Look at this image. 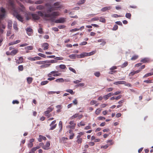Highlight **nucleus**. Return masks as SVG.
<instances>
[{
  "mask_svg": "<svg viewBox=\"0 0 153 153\" xmlns=\"http://www.w3.org/2000/svg\"><path fill=\"white\" fill-rule=\"evenodd\" d=\"M56 120H54L50 124V126L51 127L50 128V130H53L56 128L57 126V124L56 123Z\"/></svg>",
  "mask_w": 153,
  "mask_h": 153,
  "instance_id": "nucleus-7",
  "label": "nucleus"
},
{
  "mask_svg": "<svg viewBox=\"0 0 153 153\" xmlns=\"http://www.w3.org/2000/svg\"><path fill=\"white\" fill-rule=\"evenodd\" d=\"M103 98L105 99V100H106L109 98V97L108 96L107 94V95H105L104 96Z\"/></svg>",
  "mask_w": 153,
  "mask_h": 153,
  "instance_id": "nucleus-59",
  "label": "nucleus"
},
{
  "mask_svg": "<svg viewBox=\"0 0 153 153\" xmlns=\"http://www.w3.org/2000/svg\"><path fill=\"white\" fill-rule=\"evenodd\" d=\"M58 27L59 28L61 29L65 28V26L64 25H61L58 26Z\"/></svg>",
  "mask_w": 153,
  "mask_h": 153,
  "instance_id": "nucleus-64",
  "label": "nucleus"
},
{
  "mask_svg": "<svg viewBox=\"0 0 153 153\" xmlns=\"http://www.w3.org/2000/svg\"><path fill=\"white\" fill-rule=\"evenodd\" d=\"M43 2V1L42 0H39L36 1L35 3L36 4H42Z\"/></svg>",
  "mask_w": 153,
  "mask_h": 153,
  "instance_id": "nucleus-45",
  "label": "nucleus"
},
{
  "mask_svg": "<svg viewBox=\"0 0 153 153\" xmlns=\"http://www.w3.org/2000/svg\"><path fill=\"white\" fill-rule=\"evenodd\" d=\"M88 54L87 53H83L81 54L80 55H77V58H82L85 57V56H88Z\"/></svg>",
  "mask_w": 153,
  "mask_h": 153,
  "instance_id": "nucleus-9",
  "label": "nucleus"
},
{
  "mask_svg": "<svg viewBox=\"0 0 153 153\" xmlns=\"http://www.w3.org/2000/svg\"><path fill=\"white\" fill-rule=\"evenodd\" d=\"M0 20L3 19L5 15L6 11L4 8L2 7L0 9Z\"/></svg>",
  "mask_w": 153,
  "mask_h": 153,
  "instance_id": "nucleus-5",
  "label": "nucleus"
},
{
  "mask_svg": "<svg viewBox=\"0 0 153 153\" xmlns=\"http://www.w3.org/2000/svg\"><path fill=\"white\" fill-rule=\"evenodd\" d=\"M138 57V56L137 55H134L131 58V60H135L137 59Z\"/></svg>",
  "mask_w": 153,
  "mask_h": 153,
  "instance_id": "nucleus-38",
  "label": "nucleus"
},
{
  "mask_svg": "<svg viewBox=\"0 0 153 153\" xmlns=\"http://www.w3.org/2000/svg\"><path fill=\"white\" fill-rule=\"evenodd\" d=\"M153 75V73H149L146 74L143 76V77H146L149 76H152Z\"/></svg>",
  "mask_w": 153,
  "mask_h": 153,
  "instance_id": "nucleus-39",
  "label": "nucleus"
},
{
  "mask_svg": "<svg viewBox=\"0 0 153 153\" xmlns=\"http://www.w3.org/2000/svg\"><path fill=\"white\" fill-rule=\"evenodd\" d=\"M98 119L99 120H102L105 119V118L104 117L100 116L98 117Z\"/></svg>",
  "mask_w": 153,
  "mask_h": 153,
  "instance_id": "nucleus-56",
  "label": "nucleus"
},
{
  "mask_svg": "<svg viewBox=\"0 0 153 153\" xmlns=\"http://www.w3.org/2000/svg\"><path fill=\"white\" fill-rule=\"evenodd\" d=\"M99 18V20L100 22L103 23H105L106 20L104 18L102 17H101Z\"/></svg>",
  "mask_w": 153,
  "mask_h": 153,
  "instance_id": "nucleus-26",
  "label": "nucleus"
},
{
  "mask_svg": "<svg viewBox=\"0 0 153 153\" xmlns=\"http://www.w3.org/2000/svg\"><path fill=\"white\" fill-rule=\"evenodd\" d=\"M27 80L28 83L30 84L32 83L33 80V79L31 77H28L27 78Z\"/></svg>",
  "mask_w": 153,
  "mask_h": 153,
  "instance_id": "nucleus-22",
  "label": "nucleus"
},
{
  "mask_svg": "<svg viewBox=\"0 0 153 153\" xmlns=\"http://www.w3.org/2000/svg\"><path fill=\"white\" fill-rule=\"evenodd\" d=\"M69 124L70 125L67 126H66V128L68 129H74L76 127V124L75 123L74 121H71Z\"/></svg>",
  "mask_w": 153,
  "mask_h": 153,
  "instance_id": "nucleus-4",
  "label": "nucleus"
},
{
  "mask_svg": "<svg viewBox=\"0 0 153 153\" xmlns=\"http://www.w3.org/2000/svg\"><path fill=\"white\" fill-rule=\"evenodd\" d=\"M126 82L125 81H118L114 83V85H118L119 84H125Z\"/></svg>",
  "mask_w": 153,
  "mask_h": 153,
  "instance_id": "nucleus-16",
  "label": "nucleus"
},
{
  "mask_svg": "<svg viewBox=\"0 0 153 153\" xmlns=\"http://www.w3.org/2000/svg\"><path fill=\"white\" fill-rule=\"evenodd\" d=\"M118 26L117 25H115L113 28L112 30H116L118 29Z\"/></svg>",
  "mask_w": 153,
  "mask_h": 153,
  "instance_id": "nucleus-54",
  "label": "nucleus"
},
{
  "mask_svg": "<svg viewBox=\"0 0 153 153\" xmlns=\"http://www.w3.org/2000/svg\"><path fill=\"white\" fill-rule=\"evenodd\" d=\"M65 22V19L64 18H62L56 20L55 22L56 23H63Z\"/></svg>",
  "mask_w": 153,
  "mask_h": 153,
  "instance_id": "nucleus-12",
  "label": "nucleus"
},
{
  "mask_svg": "<svg viewBox=\"0 0 153 153\" xmlns=\"http://www.w3.org/2000/svg\"><path fill=\"white\" fill-rule=\"evenodd\" d=\"M69 69L70 71H72L74 73H76V71H75V70L74 68H72L71 67H69Z\"/></svg>",
  "mask_w": 153,
  "mask_h": 153,
  "instance_id": "nucleus-51",
  "label": "nucleus"
},
{
  "mask_svg": "<svg viewBox=\"0 0 153 153\" xmlns=\"http://www.w3.org/2000/svg\"><path fill=\"white\" fill-rule=\"evenodd\" d=\"M86 0H79V1L77 2V4L78 5L82 4L85 3Z\"/></svg>",
  "mask_w": 153,
  "mask_h": 153,
  "instance_id": "nucleus-32",
  "label": "nucleus"
},
{
  "mask_svg": "<svg viewBox=\"0 0 153 153\" xmlns=\"http://www.w3.org/2000/svg\"><path fill=\"white\" fill-rule=\"evenodd\" d=\"M36 63L37 64L42 65L46 63V61H37L36 62Z\"/></svg>",
  "mask_w": 153,
  "mask_h": 153,
  "instance_id": "nucleus-23",
  "label": "nucleus"
},
{
  "mask_svg": "<svg viewBox=\"0 0 153 153\" xmlns=\"http://www.w3.org/2000/svg\"><path fill=\"white\" fill-rule=\"evenodd\" d=\"M58 72V71H52L50 73H49L48 74V76L49 77H50L51 76V74H54L55 73H57Z\"/></svg>",
  "mask_w": 153,
  "mask_h": 153,
  "instance_id": "nucleus-31",
  "label": "nucleus"
},
{
  "mask_svg": "<svg viewBox=\"0 0 153 153\" xmlns=\"http://www.w3.org/2000/svg\"><path fill=\"white\" fill-rule=\"evenodd\" d=\"M77 125L78 126L80 127V126H84L85 125V123L84 122L81 121Z\"/></svg>",
  "mask_w": 153,
  "mask_h": 153,
  "instance_id": "nucleus-41",
  "label": "nucleus"
},
{
  "mask_svg": "<svg viewBox=\"0 0 153 153\" xmlns=\"http://www.w3.org/2000/svg\"><path fill=\"white\" fill-rule=\"evenodd\" d=\"M46 63H56L57 62V61H56V60H52L50 61H46Z\"/></svg>",
  "mask_w": 153,
  "mask_h": 153,
  "instance_id": "nucleus-42",
  "label": "nucleus"
},
{
  "mask_svg": "<svg viewBox=\"0 0 153 153\" xmlns=\"http://www.w3.org/2000/svg\"><path fill=\"white\" fill-rule=\"evenodd\" d=\"M36 9L38 10H42L45 8L44 6L42 5H39L37 6Z\"/></svg>",
  "mask_w": 153,
  "mask_h": 153,
  "instance_id": "nucleus-24",
  "label": "nucleus"
},
{
  "mask_svg": "<svg viewBox=\"0 0 153 153\" xmlns=\"http://www.w3.org/2000/svg\"><path fill=\"white\" fill-rule=\"evenodd\" d=\"M23 58L22 56H21L19 58V59L16 61V63L18 64H19L23 63Z\"/></svg>",
  "mask_w": 153,
  "mask_h": 153,
  "instance_id": "nucleus-11",
  "label": "nucleus"
},
{
  "mask_svg": "<svg viewBox=\"0 0 153 153\" xmlns=\"http://www.w3.org/2000/svg\"><path fill=\"white\" fill-rule=\"evenodd\" d=\"M65 91L67 92L70 93L72 95L74 94V92L73 91L72 89H68L66 90Z\"/></svg>",
  "mask_w": 153,
  "mask_h": 153,
  "instance_id": "nucleus-30",
  "label": "nucleus"
},
{
  "mask_svg": "<svg viewBox=\"0 0 153 153\" xmlns=\"http://www.w3.org/2000/svg\"><path fill=\"white\" fill-rule=\"evenodd\" d=\"M48 82V81L47 80L43 81L41 82V85H45L46 84H47Z\"/></svg>",
  "mask_w": 153,
  "mask_h": 153,
  "instance_id": "nucleus-43",
  "label": "nucleus"
},
{
  "mask_svg": "<svg viewBox=\"0 0 153 153\" xmlns=\"http://www.w3.org/2000/svg\"><path fill=\"white\" fill-rule=\"evenodd\" d=\"M59 68L60 69H65L66 68V67L65 65L62 64L56 66V68L57 69H58Z\"/></svg>",
  "mask_w": 153,
  "mask_h": 153,
  "instance_id": "nucleus-19",
  "label": "nucleus"
},
{
  "mask_svg": "<svg viewBox=\"0 0 153 153\" xmlns=\"http://www.w3.org/2000/svg\"><path fill=\"white\" fill-rule=\"evenodd\" d=\"M60 13L58 11H54L51 14H46L45 15V16L47 18L51 17H55L59 15Z\"/></svg>",
  "mask_w": 153,
  "mask_h": 153,
  "instance_id": "nucleus-3",
  "label": "nucleus"
},
{
  "mask_svg": "<svg viewBox=\"0 0 153 153\" xmlns=\"http://www.w3.org/2000/svg\"><path fill=\"white\" fill-rule=\"evenodd\" d=\"M49 45L47 43H45L42 44V46L44 50H47L48 48Z\"/></svg>",
  "mask_w": 153,
  "mask_h": 153,
  "instance_id": "nucleus-15",
  "label": "nucleus"
},
{
  "mask_svg": "<svg viewBox=\"0 0 153 153\" xmlns=\"http://www.w3.org/2000/svg\"><path fill=\"white\" fill-rule=\"evenodd\" d=\"M39 14V16L41 17H42L44 16L43 13L41 11H38L36 12Z\"/></svg>",
  "mask_w": 153,
  "mask_h": 153,
  "instance_id": "nucleus-48",
  "label": "nucleus"
},
{
  "mask_svg": "<svg viewBox=\"0 0 153 153\" xmlns=\"http://www.w3.org/2000/svg\"><path fill=\"white\" fill-rule=\"evenodd\" d=\"M110 7H106L102 8L101 9V11L102 12H104L107 10H108L111 9Z\"/></svg>",
  "mask_w": 153,
  "mask_h": 153,
  "instance_id": "nucleus-21",
  "label": "nucleus"
},
{
  "mask_svg": "<svg viewBox=\"0 0 153 153\" xmlns=\"http://www.w3.org/2000/svg\"><path fill=\"white\" fill-rule=\"evenodd\" d=\"M42 65H41L40 66V68H45L49 67L51 65L50 64H47L45 63V64H42Z\"/></svg>",
  "mask_w": 153,
  "mask_h": 153,
  "instance_id": "nucleus-20",
  "label": "nucleus"
},
{
  "mask_svg": "<svg viewBox=\"0 0 153 153\" xmlns=\"http://www.w3.org/2000/svg\"><path fill=\"white\" fill-rule=\"evenodd\" d=\"M26 30L27 33L29 36H31L32 35L33 33V30L31 28H27Z\"/></svg>",
  "mask_w": 153,
  "mask_h": 153,
  "instance_id": "nucleus-13",
  "label": "nucleus"
},
{
  "mask_svg": "<svg viewBox=\"0 0 153 153\" xmlns=\"http://www.w3.org/2000/svg\"><path fill=\"white\" fill-rule=\"evenodd\" d=\"M11 55H15L18 52V50L16 49L13 50L11 52Z\"/></svg>",
  "mask_w": 153,
  "mask_h": 153,
  "instance_id": "nucleus-28",
  "label": "nucleus"
},
{
  "mask_svg": "<svg viewBox=\"0 0 153 153\" xmlns=\"http://www.w3.org/2000/svg\"><path fill=\"white\" fill-rule=\"evenodd\" d=\"M40 148L39 146H37L36 147H34L32 148L30 151L29 153H35V152L37 149H38Z\"/></svg>",
  "mask_w": 153,
  "mask_h": 153,
  "instance_id": "nucleus-14",
  "label": "nucleus"
},
{
  "mask_svg": "<svg viewBox=\"0 0 153 153\" xmlns=\"http://www.w3.org/2000/svg\"><path fill=\"white\" fill-rule=\"evenodd\" d=\"M38 55L40 56L45 58H46V55L42 53H39Z\"/></svg>",
  "mask_w": 153,
  "mask_h": 153,
  "instance_id": "nucleus-53",
  "label": "nucleus"
},
{
  "mask_svg": "<svg viewBox=\"0 0 153 153\" xmlns=\"http://www.w3.org/2000/svg\"><path fill=\"white\" fill-rule=\"evenodd\" d=\"M13 27L14 29L17 30L18 28L17 27V24L16 23H14L13 25Z\"/></svg>",
  "mask_w": 153,
  "mask_h": 153,
  "instance_id": "nucleus-49",
  "label": "nucleus"
},
{
  "mask_svg": "<svg viewBox=\"0 0 153 153\" xmlns=\"http://www.w3.org/2000/svg\"><path fill=\"white\" fill-rule=\"evenodd\" d=\"M60 2H56L53 4L54 7H51L48 9L47 12L48 13H51V12L56 10L58 8H61V6L60 5Z\"/></svg>",
  "mask_w": 153,
  "mask_h": 153,
  "instance_id": "nucleus-2",
  "label": "nucleus"
},
{
  "mask_svg": "<svg viewBox=\"0 0 153 153\" xmlns=\"http://www.w3.org/2000/svg\"><path fill=\"white\" fill-rule=\"evenodd\" d=\"M140 62L143 63H148L150 62V59L148 58H145L142 59Z\"/></svg>",
  "mask_w": 153,
  "mask_h": 153,
  "instance_id": "nucleus-10",
  "label": "nucleus"
},
{
  "mask_svg": "<svg viewBox=\"0 0 153 153\" xmlns=\"http://www.w3.org/2000/svg\"><path fill=\"white\" fill-rule=\"evenodd\" d=\"M125 16L127 18L130 19L131 18V14L130 13H127L126 14Z\"/></svg>",
  "mask_w": 153,
  "mask_h": 153,
  "instance_id": "nucleus-36",
  "label": "nucleus"
},
{
  "mask_svg": "<svg viewBox=\"0 0 153 153\" xmlns=\"http://www.w3.org/2000/svg\"><path fill=\"white\" fill-rule=\"evenodd\" d=\"M85 134L84 132H80L78 133V135L77 136V138H80V137Z\"/></svg>",
  "mask_w": 153,
  "mask_h": 153,
  "instance_id": "nucleus-37",
  "label": "nucleus"
},
{
  "mask_svg": "<svg viewBox=\"0 0 153 153\" xmlns=\"http://www.w3.org/2000/svg\"><path fill=\"white\" fill-rule=\"evenodd\" d=\"M55 81L57 82H62L64 81V79L62 78L56 79L55 80Z\"/></svg>",
  "mask_w": 153,
  "mask_h": 153,
  "instance_id": "nucleus-27",
  "label": "nucleus"
},
{
  "mask_svg": "<svg viewBox=\"0 0 153 153\" xmlns=\"http://www.w3.org/2000/svg\"><path fill=\"white\" fill-rule=\"evenodd\" d=\"M59 132H61L62 131V122L61 121H60L59 122Z\"/></svg>",
  "mask_w": 153,
  "mask_h": 153,
  "instance_id": "nucleus-18",
  "label": "nucleus"
},
{
  "mask_svg": "<svg viewBox=\"0 0 153 153\" xmlns=\"http://www.w3.org/2000/svg\"><path fill=\"white\" fill-rule=\"evenodd\" d=\"M94 75L97 77H99L100 75V74L99 72H96L94 73Z\"/></svg>",
  "mask_w": 153,
  "mask_h": 153,
  "instance_id": "nucleus-46",
  "label": "nucleus"
},
{
  "mask_svg": "<svg viewBox=\"0 0 153 153\" xmlns=\"http://www.w3.org/2000/svg\"><path fill=\"white\" fill-rule=\"evenodd\" d=\"M31 15L32 16L33 19L35 21L38 20H39L40 18V16L37 14L32 13L31 14Z\"/></svg>",
  "mask_w": 153,
  "mask_h": 153,
  "instance_id": "nucleus-8",
  "label": "nucleus"
},
{
  "mask_svg": "<svg viewBox=\"0 0 153 153\" xmlns=\"http://www.w3.org/2000/svg\"><path fill=\"white\" fill-rule=\"evenodd\" d=\"M9 8L11 10L13 15L19 21L23 22V18L18 13L15 8L13 0H9Z\"/></svg>",
  "mask_w": 153,
  "mask_h": 153,
  "instance_id": "nucleus-1",
  "label": "nucleus"
},
{
  "mask_svg": "<svg viewBox=\"0 0 153 153\" xmlns=\"http://www.w3.org/2000/svg\"><path fill=\"white\" fill-rule=\"evenodd\" d=\"M116 72V71H114L113 70H111L108 73L110 74H113V73H115Z\"/></svg>",
  "mask_w": 153,
  "mask_h": 153,
  "instance_id": "nucleus-61",
  "label": "nucleus"
},
{
  "mask_svg": "<svg viewBox=\"0 0 153 153\" xmlns=\"http://www.w3.org/2000/svg\"><path fill=\"white\" fill-rule=\"evenodd\" d=\"M128 64V63L127 62H125L122 65V67L124 68Z\"/></svg>",
  "mask_w": 153,
  "mask_h": 153,
  "instance_id": "nucleus-52",
  "label": "nucleus"
},
{
  "mask_svg": "<svg viewBox=\"0 0 153 153\" xmlns=\"http://www.w3.org/2000/svg\"><path fill=\"white\" fill-rule=\"evenodd\" d=\"M97 101L96 100H92L90 102V104L91 105H93L94 104H96L97 103Z\"/></svg>",
  "mask_w": 153,
  "mask_h": 153,
  "instance_id": "nucleus-57",
  "label": "nucleus"
},
{
  "mask_svg": "<svg viewBox=\"0 0 153 153\" xmlns=\"http://www.w3.org/2000/svg\"><path fill=\"white\" fill-rule=\"evenodd\" d=\"M116 72V71H114L113 70H111L108 73L110 74H113V73H115Z\"/></svg>",
  "mask_w": 153,
  "mask_h": 153,
  "instance_id": "nucleus-60",
  "label": "nucleus"
},
{
  "mask_svg": "<svg viewBox=\"0 0 153 153\" xmlns=\"http://www.w3.org/2000/svg\"><path fill=\"white\" fill-rule=\"evenodd\" d=\"M113 88L111 87L107 88L106 89V91L107 92H108L112 91L113 90Z\"/></svg>",
  "mask_w": 153,
  "mask_h": 153,
  "instance_id": "nucleus-44",
  "label": "nucleus"
},
{
  "mask_svg": "<svg viewBox=\"0 0 153 153\" xmlns=\"http://www.w3.org/2000/svg\"><path fill=\"white\" fill-rule=\"evenodd\" d=\"M50 143L49 141L47 142L46 145L42 147V148L45 150H48L49 149V147L50 146Z\"/></svg>",
  "mask_w": 153,
  "mask_h": 153,
  "instance_id": "nucleus-17",
  "label": "nucleus"
},
{
  "mask_svg": "<svg viewBox=\"0 0 153 153\" xmlns=\"http://www.w3.org/2000/svg\"><path fill=\"white\" fill-rule=\"evenodd\" d=\"M18 70L19 71H22L23 70L24 68L23 65H20L18 67Z\"/></svg>",
  "mask_w": 153,
  "mask_h": 153,
  "instance_id": "nucleus-34",
  "label": "nucleus"
},
{
  "mask_svg": "<svg viewBox=\"0 0 153 153\" xmlns=\"http://www.w3.org/2000/svg\"><path fill=\"white\" fill-rule=\"evenodd\" d=\"M87 42H86L84 41L82 42H81L79 45H86L87 44Z\"/></svg>",
  "mask_w": 153,
  "mask_h": 153,
  "instance_id": "nucleus-63",
  "label": "nucleus"
},
{
  "mask_svg": "<svg viewBox=\"0 0 153 153\" xmlns=\"http://www.w3.org/2000/svg\"><path fill=\"white\" fill-rule=\"evenodd\" d=\"M79 115V114L78 113H76L73 116H72L70 118V120H73L74 119V118H75L78 117V116Z\"/></svg>",
  "mask_w": 153,
  "mask_h": 153,
  "instance_id": "nucleus-25",
  "label": "nucleus"
},
{
  "mask_svg": "<svg viewBox=\"0 0 153 153\" xmlns=\"http://www.w3.org/2000/svg\"><path fill=\"white\" fill-rule=\"evenodd\" d=\"M144 82L147 83H152V80H146L144 81Z\"/></svg>",
  "mask_w": 153,
  "mask_h": 153,
  "instance_id": "nucleus-55",
  "label": "nucleus"
},
{
  "mask_svg": "<svg viewBox=\"0 0 153 153\" xmlns=\"http://www.w3.org/2000/svg\"><path fill=\"white\" fill-rule=\"evenodd\" d=\"M77 140H76V142L78 143H82V138H77Z\"/></svg>",
  "mask_w": 153,
  "mask_h": 153,
  "instance_id": "nucleus-40",
  "label": "nucleus"
},
{
  "mask_svg": "<svg viewBox=\"0 0 153 153\" xmlns=\"http://www.w3.org/2000/svg\"><path fill=\"white\" fill-rule=\"evenodd\" d=\"M39 137L41 138L42 139H43L44 140H46V137L42 135H39Z\"/></svg>",
  "mask_w": 153,
  "mask_h": 153,
  "instance_id": "nucleus-62",
  "label": "nucleus"
},
{
  "mask_svg": "<svg viewBox=\"0 0 153 153\" xmlns=\"http://www.w3.org/2000/svg\"><path fill=\"white\" fill-rule=\"evenodd\" d=\"M78 55L76 54H71L69 56V57L72 59H75L76 58V57L77 56V55Z\"/></svg>",
  "mask_w": 153,
  "mask_h": 153,
  "instance_id": "nucleus-29",
  "label": "nucleus"
},
{
  "mask_svg": "<svg viewBox=\"0 0 153 153\" xmlns=\"http://www.w3.org/2000/svg\"><path fill=\"white\" fill-rule=\"evenodd\" d=\"M55 59L57 60H63L64 58L62 57H56L55 58Z\"/></svg>",
  "mask_w": 153,
  "mask_h": 153,
  "instance_id": "nucleus-47",
  "label": "nucleus"
},
{
  "mask_svg": "<svg viewBox=\"0 0 153 153\" xmlns=\"http://www.w3.org/2000/svg\"><path fill=\"white\" fill-rule=\"evenodd\" d=\"M53 108L52 107H49L47 108V110L44 112V114L45 116L48 117H50L49 113L51 112Z\"/></svg>",
  "mask_w": 153,
  "mask_h": 153,
  "instance_id": "nucleus-6",
  "label": "nucleus"
},
{
  "mask_svg": "<svg viewBox=\"0 0 153 153\" xmlns=\"http://www.w3.org/2000/svg\"><path fill=\"white\" fill-rule=\"evenodd\" d=\"M122 16L121 15H118L117 14H114L112 16V17L114 18H117L118 17H121Z\"/></svg>",
  "mask_w": 153,
  "mask_h": 153,
  "instance_id": "nucleus-58",
  "label": "nucleus"
},
{
  "mask_svg": "<svg viewBox=\"0 0 153 153\" xmlns=\"http://www.w3.org/2000/svg\"><path fill=\"white\" fill-rule=\"evenodd\" d=\"M25 50H33V47L32 46H27L25 48Z\"/></svg>",
  "mask_w": 153,
  "mask_h": 153,
  "instance_id": "nucleus-33",
  "label": "nucleus"
},
{
  "mask_svg": "<svg viewBox=\"0 0 153 153\" xmlns=\"http://www.w3.org/2000/svg\"><path fill=\"white\" fill-rule=\"evenodd\" d=\"M38 32L40 34H43L44 32L42 30V29L40 27L39 28L38 30Z\"/></svg>",
  "mask_w": 153,
  "mask_h": 153,
  "instance_id": "nucleus-50",
  "label": "nucleus"
},
{
  "mask_svg": "<svg viewBox=\"0 0 153 153\" xmlns=\"http://www.w3.org/2000/svg\"><path fill=\"white\" fill-rule=\"evenodd\" d=\"M101 110H102L100 108H97L96 110V111L95 112V114L97 115L99 114Z\"/></svg>",
  "mask_w": 153,
  "mask_h": 153,
  "instance_id": "nucleus-35",
  "label": "nucleus"
}]
</instances>
